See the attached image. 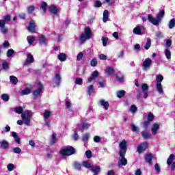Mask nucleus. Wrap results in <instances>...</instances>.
<instances>
[{
	"label": "nucleus",
	"mask_w": 175,
	"mask_h": 175,
	"mask_svg": "<svg viewBox=\"0 0 175 175\" xmlns=\"http://www.w3.org/2000/svg\"><path fill=\"white\" fill-rule=\"evenodd\" d=\"M15 113L17 114H21L22 120H18L17 124L18 125H27L29 126L31 125V117H32V111H25L21 107H18L14 108Z\"/></svg>",
	"instance_id": "obj_1"
},
{
	"label": "nucleus",
	"mask_w": 175,
	"mask_h": 175,
	"mask_svg": "<svg viewBox=\"0 0 175 175\" xmlns=\"http://www.w3.org/2000/svg\"><path fill=\"white\" fill-rule=\"evenodd\" d=\"M163 16H165V10H161L157 15V18L152 17V15L148 14V20L153 24V25H159L162 21V18H163Z\"/></svg>",
	"instance_id": "obj_2"
},
{
	"label": "nucleus",
	"mask_w": 175,
	"mask_h": 175,
	"mask_svg": "<svg viewBox=\"0 0 175 175\" xmlns=\"http://www.w3.org/2000/svg\"><path fill=\"white\" fill-rule=\"evenodd\" d=\"M75 153V148L72 146H66L59 151V154L62 157H69L73 155Z\"/></svg>",
	"instance_id": "obj_3"
},
{
	"label": "nucleus",
	"mask_w": 175,
	"mask_h": 175,
	"mask_svg": "<svg viewBox=\"0 0 175 175\" xmlns=\"http://www.w3.org/2000/svg\"><path fill=\"white\" fill-rule=\"evenodd\" d=\"M92 38V33L90 27L85 28V34L82 33L80 36V40L81 43H84L87 39H91Z\"/></svg>",
	"instance_id": "obj_4"
},
{
	"label": "nucleus",
	"mask_w": 175,
	"mask_h": 175,
	"mask_svg": "<svg viewBox=\"0 0 175 175\" xmlns=\"http://www.w3.org/2000/svg\"><path fill=\"white\" fill-rule=\"evenodd\" d=\"M119 147L120 148L119 155L120 157H123V155L126 154V141L123 139L121 142H120Z\"/></svg>",
	"instance_id": "obj_5"
},
{
	"label": "nucleus",
	"mask_w": 175,
	"mask_h": 175,
	"mask_svg": "<svg viewBox=\"0 0 175 175\" xmlns=\"http://www.w3.org/2000/svg\"><path fill=\"white\" fill-rule=\"evenodd\" d=\"M151 62H152V61L150 58H146L144 61L142 66H143V70L144 72H147V70H149L150 68H151Z\"/></svg>",
	"instance_id": "obj_6"
},
{
	"label": "nucleus",
	"mask_w": 175,
	"mask_h": 175,
	"mask_svg": "<svg viewBox=\"0 0 175 175\" xmlns=\"http://www.w3.org/2000/svg\"><path fill=\"white\" fill-rule=\"evenodd\" d=\"M42 90H43V85H42L41 83H38V89L33 92V96L34 99H36L37 98H39V96H40V93L42 92Z\"/></svg>",
	"instance_id": "obj_7"
},
{
	"label": "nucleus",
	"mask_w": 175,
	"mask_h": 175,
	"mask_svg": "<svg viewBox=\"0 0 175 175\" xmlns=\"http://www.w3.org/2000/svg\"><path fill=\"white\" fill-rule=\"evenodd\" d=\"M144 29L145 28L143 26H137L133 29V32L135 35H143L145 33Z\"/></svg>",
	"instance_id": "obj_8"
},
{
	"label": "nucleus",
	"mask_w": 175,
	"mask_h": 175,
	"mask_svg": "<svg viewBox=\"0 0 175 175\" xmlns=\"http://www.w3.org/2000/svg\"><path fill=\"white\" fill-rule=\"evenodd\" d=\"M147 148H148V144L147 142H144L137 146V151L140 154L143 152V151H146Z\"/></svg>",
	"instance_id": "obj_9"
},
{
	"label": "nucleus",
	"mask_w": 175,
	"mask_h": 175,
	"mask_svg": "<svg viewBox=\"0 0 175 175\" xmlns=\"http://www.w3.org/2000/svg\"><path fill=\"white\" fill-rule=\"evenodd\" d=\"M35 61V59H33V56L30 53L27 54V59L25 62V65H31L32 62Z\"/></svg>",
	"instance_id": "obj_10"
},
{
	"label": "nucleus",
	"mask_w": 175,
	"mask_h": 175,
	"mask_svg": "<svg viewBox=\"0 0 175 175\" xmlns=\"http://www.w3.org/2000/svg\"><path fill=\"white\" fill-rule=\"evenodd\" d=\"M36 28V25L35 24V21H30L29 27H27L29 32H31V33H35Z\"/></svg>",
	"instance_id": "obj_11"
},
{
	"label": "nucleus",
	"mask_w": 175,
	"mask_h": 175,
	"mask_svg": "<svg viewBox=\"0 0 175 175\" xmlns=\"http://www.w3.org/2000/svg\"><path fill=\"white\" fill-rule=\"evenodd\" d=\"M159 127H160L159 123L153 124L151 127L152 134L154 135H157V133H158V131H159Z\"/></svg>",
	"instance_id": "obj_12"
},
{
	"label": "nucleus",
	"mask_w": 175,
	"mask_h": 175,
	"mask_svg": "<svg viewBox=\"0 0 175 175\" xmlns=\"http://www.w3.org/2000/svg\"><path fill=\"white\" fill-rule=\"evenodd\" d=\"M49 12L52 13V14H58V13H59V8L55 6V5H51L49 7Z\"/></svg>",
	"instance_id": "obj_13"
},
{
	"label": "nucleus",
	"mask_w": 175,
	"mask_h": 175,
	"mask_svg": "<svg viewBox=\"0 0 175 175\" xmlns=\"http://www.w3.org/2000/svg\"><path fill=\"white\" fill-rule=\"evenodd\" d=\"M99 76V72L98 70H95L92 73L91 77L88 79V83H91V81H93Z\"/></svg>",
	"instance_id": "obj_14"
},
{
	"label": "nucleus",
	"mask_w": 175,
	"mask_h": 175,
	"mask_svg": "<svg viewBox=\"0 0 175 175\" xmlns=\"http://www.w3.org/2000/svg\"><path fill=\"white\" fill-rule=\"evenodd\" d=\"M0 148L3 150H8L9 148V142L5 139L0 141Z\"/></svg>",
	"instance_id": "obj_15"
},
{
	"label": "nucleus",
	"mask_w": 175,
	"mask_h": 175,
	"mask_svg": "<svg viewBox=\"0 0 175 175\" xmlns=\"http://www.w3.org/2000/svg\"><path fill=\"white\" fill-rule=\"evenodd\" d=\"M12 137H14L15 142L17 144H21V140L20 139V137H18V135H17V133L12 131L11 133Z\"/></svg>",
	"instance_id": "obj_16"
},
{
	"label": "nucleus",
	"mask_w": 175,
	"mask_h": 175,
	"mask_svg": "<svg viewBox=\"0 0 175 175\" xmlns=\"http://www.w3.org/2000/svg\"><path fill=\"white\" fill-rule=\"evenodd\" d=\"M145 159L148 163H151L152 159H154V155L150 153H148L145 155Z\"/></svg>",
	"instance_id": "obj_17"
},
{
	"label": "nucleus",
	"mask_w": 175,
	"mask_h": 175,
	"mask_svg": "<svg viewBox=\"0 0 175 175\" xmlns=\"http://www.w3.org/2000/svg\"><path fill=\"white\" fill-rule=\"evenodd\" d=\"M120 160L119 161V165H122V166H126L128 163V160L125 158V155L120 156Z\"/></svg>",
	"instance_id": "obj_18"
},
{
	"label": "nucleus",
	"mask_w": 175,
	"mask_h": 175,
	"mask_svg": "<svg viewBox=\"0 0 175 175\" xmlns=\"http://www.w3.org/2000/svg\"><path fill=\"white\" fill-rule=\"evenodd\" d=\"M100 104L101 106H103V107H104V109H105V110H109V102L108 101H106L105 100H100Z\"/></svg>",
	"instance_id": "obj_19"
},
{
	"label": "nucleus",
	"mask_w": 175,
	"mask_h": 175,
	"mask_svg": "<svg viewBox=\"0 0 175 175\" xmlns=\"http://www.w3.org/2000/svg\"><path fill=\"white\" fill-rule=\"evenodd\" d=\"M90 170L95 174H98V173L100 172V167H99L98 165L92 166Z\"/></svg>",
	"instance_id": "obj_20"
},
{
	"label": "nucleus",
	"mask_w": 175,
	"mask_h": 175,
	"mask_svg": "<svg viewBox=\"0 0 175 175\" xmlns=\"http://www.w3.org/2000/svg\"><path fill=\"white\" fill-rule=\"evenodd\" d=\"M108 18H109V10H105L103 12V23H107Z\"/></svg>",
	"instance_id": "obj_21"
},
{
	"label": "nucleus",
	"mask_w": 175,
	"mask_h": 175,
	"mask_svg": "<svg viewBox=\"0 0 175 175\" xmlns=\"http://www.w3.org/2000/svg\"><path fill=\"white\" fill-rule=\"evenodd\" d=\"M57 58L61 62H64V61H66L67 56L66 54L62 53L58 55Z\"/></svg>",
	"instance_id": "obj_22"
},
{
	"label": "nucleus",
	"mask_w": 175,
	"mask_h": 175,
	"mask_svg": "<svg viewBox=\"0 0 175 175\" xmlns=\"http://www.w3.org/2000/svg\"><path fill=\"white\" fill-rule=\"evenodd\" d=\"M156 88L161 95H163V89L162 88V83H157Z\"/></svg>",
	"instance_id": "obj_23"
},
{
	"label": "nucleus",
	"mask_w": 175,
	"mask_h": 175,
	"mask_svg": "<svg viewBox=\"0 0 175 175\" xmlns=\"http://www.w3.org/2000/svg\"><path fill=\"white\" fill-rule=\"evenodd\" d=\"M54 81H55L56 85H59L61 84V76L59 75V74L55 75Z\"/></svg>",
	"instance_id": "obj_24"
},
{
	"label": "nucleus",
	"mask_w": 175,
	"mask_h": 175,
	"mask_svg": "<svg viewBox=\"0 0 175 175\" xmlns=\"http://www.w3.org/2000/svg\"><path fill=\"white\" fill-rule=\"evenodd\" d=\"M44 121H46V120H49V118H50V116H51V111H49V110H45L44 113Z\"/></svg>",
	"instance_id": "obj_25"
},
{
	"label": "nucleus",
	"mask_w": 175,
	"mask_h": 175,
	"mask_svg": "<svg viewBox=\"0 0 175 175\" xmlns=\"http://www.w3.org/2000/svg\"><path fill=\"white\" fill-rule=\"evenodd\" d=\"M173 161H174V154H170L167 160V165H168V166H170V165L173 163Z\"/></svg>",
	"instance_id": "obj_26"
},
{
	"label": "nucleus",
	"mask_w": 175,
	"mask_h": 175,
	"mask_svg": "<svg viewBox=\"0 0 175 175\" xmlns=\"http://www.w3.org/2000/svg\"><path fill=\"white\" fill-rule=\"evenodd\" d=\"M105 73L106 75H108V76H111V75L114 73V69H113L111 67H107L105 70Z\"/></svg>",
	"instance_id": "obj_27"
},
{
	"label": "nucleus",
	"mask_w": 175,
	"mask_h": 175,
	"mask_svg": "<svg viewBox=\"0 0 175 175\" xmlns=\"http://www.w3.org/2000/svg\"><path fill=\"white\" fill-rule=\"evenodd\" d=\"M163 81V76L161 75H157L156 81L157 84H162V81Z\"/></svg>",
	"instance_id": "obj_28"
},
{
	"label": "nucleus",
	"mask_w": 175,
	"mask_h": 175,
	"mask_svg": "<svg viewBox=\"0 0 175 175\" xmlns=\"http://www.w3.org/2000/svg\"><path fill=\"white\" fill-rule=\"evenodd\" d=\"M116 79L120 83H122L124 81V75L121 72H119L116 75Z\"/></svg>",
	"instance_id": "obj_29"
},
{
	"label": "nucleus",
	"mask_w": 175,
	"mask_h": 175,
	"mask_svg": "<svg viewBox=\"0 0 175 175\" xmlns=\"http://www.w3.org/2000/svg\"><path fill=\"white\" fill-rule=\"evenodd\" d=\"M168 27H169L170 29H173V28H174V27H175V19L174 18H172V20L170 21Z\"/></svg>",
	"instance_id": "obj_30"
},
{
	"label": "nucleus",
	"mask_w": 175,
	"mask_h": 175,
	"mask_svg": "<svg viewBox=\"0 0 175 175\" xmlns=\"http://www.w3.org/2000/svg\"><path fill=\"white\" fill-rule=\"evenodd\" d=\"M31 94V89L26 88L21 92V95H28Z\"/></svg>",
	"instance_id": "obj_31"
},
{
	"label": "nucleus",
	"mask_w": 175,
	"mask_h": 175,
	"mask_svg": "<svg viewBox=\"0 0 175 175\" xmlns=\"http://www.w3.org/2000/svg\"><path fill=\"white\" fill-rule=\"evenodd\" d=\"M27 40L29 44V46H31V44L35 42V37L32 36H27Z\"/></svg>",
	"instance_id": "obj_32"
},
{
	"label": "nucleus",
	"mask_w": 175,
	"mask_h": 175,
	"mask_svg": "<svg viewBox=\"0 0 175 175\" xmlns=\"http://www.w3.org/2000/svg\"><path fill=\"white\" fill-rule=\"evenodd\" d=\"M151 47V38H148L146 45L144 46L145 50H148Z\"/></svg>",
	"instance_id": "obj_33"
},
{
	"label": "nucleus",
	"mask_w": 175,
	"mask_h": 175,
	"mask_svg": "<svg viewBox=\"0 0 175 175\" xmlns=\"http://www.w3.org/2000/svg\"><path fill=\"white\" fill-rule=\"evenodd\" d=\"M117 96L118 98H124L125 96V91L124 90H120L117 92Z\"/></svg>",
	"instance_id": "obj_34"
},
{
	"label": "nucleus",
	"mask_w": 175,
	"mask_h": 175,
	"mask_svg": "<svg viewBox=\"0 0 175 175\" xmlns=\"http://www.w3.org/2000/svg\"><path fill=\"white\" fill-rule=\"evenodd\" d=\"M102 42H103V46H104V47H106V46H107V43L109 42V38H107V37H102Z\"/></svg>",
	"instance_id": "obj_35"
},
{
	"label": "nucleus",
	"mask_w": 175,
	"mask_h": 175,
	"mask_svg": "<svg viewBox=\"0 0 175 175\" xmlns=\"http://www.w3.org/2000/svg\"><path fill=\"white\" fill-rule=\"evenodd\" d=\"M142 137H144V139H151V135L148 133L143 131L142 133Z\"/></svg>",
	"instance_id": "obj_36"
},
{
	"label": "nucleus",
	"mask_w": 175,
	"mask_h": 175,
	"mask_svg": "<svg viewBox=\"0 0 175 175\" xmlns=\"http://www.w3.org/2000/svg\"><path fill=\"white\" fill-rule=\"evenodd\" d=\"M10 81H12V83L13 84H17L18 80L17 79V77H14V76H10Z\"/></svg>",
	"instance_id": "obj_37"
},
{
	"label": "nucleus",
	"mask_w": 175,
	"mask_h": 175,
	"mask_svg": "<svg viewBox=\"0 0 175 175\" xmlns=\"http://www.w3.org/2000/svg\"><path fill=\"white\" fill-rule=\"evenodd\" d=\"M90 65L93 68H95V66H96V65H98V59H96V58L92 59L90 62Z\"/></svg>",
	"instance_id": "obj_38"
},
{
	"label": "nucleus",
	"mask_w": 175,
	"mask_h": 175,
	"mask_svg": "<svg viewBox=\"0 0 175 175\" xmlns=\"http://www.w3.org/2000/svg\"><path fill=\"white\" fill-rule=\"evenodd\" d=\"M165 54L167 59H170V58H172V53H170V51H169V49H166L165 51Z\"/></svg>",
	"instance_id": "obj_39"
},
{
	"label": "nucleus",
	"mask_w": 175,
	"mask_h": 175,
	"mask_svg": "<svg viewBox=\"0 0 175 175\" xmlns=\"http://www.w3.org/2000/svg\"><path fill=\"white\" fill-rule=\"evenodd\" d=\"M1 99L4 100V102H8L9 100V94H2Z\"/></svg>",
	"instance_id": "obj_40"
},
{
	"label": "nucleus",
	"mask_w": 175,
	"mask_h": 175,
	"mask_svg": "<svg viewBox=\"0 0 175 175\" xmlns=\"http://www.w3.org/2000/svg\"><path fill=\"white\" fill-rule=\"evenodd\" d=\"M83 166H84V167H86L87 169H91V167H92L91 165V163H90L88 161H83Z\"/></svg>",
	"instance_id": "obj_41"
},
{
	"label": "nucleus",
	"mask_w": 175,
	"mask_h": 175,
	"mask_svg": "<svg viewBox=\"0 0 175 175\" xmlns=\"http://www.w3.org/2000/svg\"><path fill=\"white\" fill-rule=\"evenodd\" d=\"M88 92L89 95H91L94 92V85H90L88 87Z\"/></svg>",
	"instance_id": "obj_42"
},
{
	"label": "nucleus",
	"mask_w": 175,
	"mask_h": 175,
	"mask_svg": "<svg viewBox=\"0 0 175 175\" xmlns=\"http://www.w3.org/2000/svg\"><path fill=\"white\" fill-rule=\"evenodd\" d=\"M2 66L4 70H8L9 69V63L4 62H3Z\"/></svg>",
	"instance_id": "obj_43"
},
{
	"label": "nucleus",
	"mask_w": 175,
	"mask_h": 175,
	"mask_svg": "<svg viewBox=\"0 0 175 175\" xmlns=\"http://www.w3.org/2000/svg\"><path fill=\"white\" fill-rule=\"evenodd\" d=\"M46 37H44V36H41L40 38V43L41 44H46Z\"/></svg>",
	"instance_id": "obj_44"
},
{
	"label": "nucleus",
	"mask_w": 175,
	"mask_h": 175,
	"mask_svg": "<svg viewBox=\"0 0 175 175\" xmlns=\"http://www.w3.org/2000/svg\"><path fill=\"white\" fill-rule=\"evenodd\" d=\"M41 9H42L44 13H46V10L47 9V3L46 2H43L41 4Z\"/></svg>",
	"instance_id": "obj_45"
},
{
	"label": "nucleus",
	"mask_w": 175,
	"mask_h": 175,
	"mask_svg": "<svg viewBox=\"0 0 175 175\" xmlns=\"http://www.w3.org/2000/svg\"><path fill=\"white\" fill-rule=\"evenodd\" d=\"M75 84H78V85H81L83 84V79L81 78H76Z\"/></svg>",
	"instance_id": "obj_46"
},
{
	"label": "nucleus",
	"mask_w": 175,
	"mask_h": 175,
	"mask_svg": "<svg viewBox=\"0 0 175 175\" xmlns=\"http://www.w3.org/2000/svg\"><path fill=\"white\" fill-rule=\"evenodd\" d=\"M98 58L102 61H106V59H107V56H106L105 54L101 53L98 55Z\"/></svg>",
	"instance_id": "obj_47"
},
{
	"label": "nucleus",
	"mask_w": 175,
	"mask_h": 175,
	"mask_svg": "<svg viewBox=\"0 0 175 175\" xmlns=\"http://www.w3.org/2000/svg\"><path fill=\"white\" fill-rule=\"evenodd\" d=\"M148 121L149 122H151V121H154V114L152 113H148Z\"/></svg>",
	"instance_id": "obj_48"
},
{
	"label": "nucleus",
	"mask_w": 175,
	"mask_h": 175,
	"mask_svg": "<svg viewBox=\"0 0 175 175\" xmlns=\"http://www.w3.org/2000/svg\"><path fill=\"white\" fill-rule=\"evenodd\" d=\"M85 156L88 159H91L92 157V152H91V150H87L85 152Z\"/></svg>",
	"instance_id": "obj_49"
},
{
	"label": "nucleus",
	"mask_w": 175,
	"mask_h": 175,
	"mask_svg": "<svg viewBox=\"0 0 175 175\" xmlns=\"http://www.w3.org/2000/svg\"><path fill=\"white\" fill-rule=\"evenodd\" d=\"M7 169L9 172H12V170L14 169V165L10 163L7 166Z\"/></svg>",
	"instance_id": "obj_50"
},
{
	"label": "nucleus",
	"mask_w": 175,
	"mask_h": 175,
	"mask_svg": "<svg viewBox=\"0 0 175 175\" xmlns=\"http://www.w3.org/2000/svg\"><path fill=\"white\" fill-rule=\"evenodd\" d=\"M142 90L144 92H147L148 90V85H147V83L142 84Z\"/></svg>",
	"instance_id": "obj_51"
},
{
	"label": "nucleus",
	"mask_w": 175,
	"mask_h": 175,
	"mask_svg": "<svg viewBox=\"0 0 175 175\" xmlns=\"http://www.w3.org/2000/svg\"><path fill=\"white\" fill-rule=\"evenodd\" d=\"M137 111V107H136V105H132L130 108V111L131 113H136V111Z\"/></svg>",
	"instance_id": "obj_52"
},
{
	"label": "nucleus",
	"mask_w": 175,
	"mask_h": 175,
	"mask_svg": "<svg viewBox=\"0 0 175 175\" xmlns=\"http://www.w3.org/2000/svg\"><path fill=\"white\" fill-rule=\"evenodd\" d=\"M57 136V134L55 133H53L52 135V138L51 140V144H54L55 143V137Z\"/></svg>",
	"instance_id": "obj_53"
},
{
	"label": "nucleus",
	"mask_w": 175,
	"mask_h": 175,
	"mask_svg": "<svg viewBox=\"0 0 175 175\" xmlns=\"http://www.w3.org/2000/svg\"><path fill=\"white\" fill-rule=\"evenodd\" d=\"M83 142H87L90 139V134L86 133L83 136Z\"/></svg>",
	"instance_id": "obj_54"
},
{
	"label": "nucleus",
	"mask_w": 175,
	"mask_h": 175,
	"mask_svg": "<svg viewBox=\"0 0 175 175\" xmlns=\"http://www.w3.org/2000/svg\"><path fill=\"white\" fill-rule=\"evenodd\" d=\"M102 6V2L100 1H96L94 3V8H100Z\"/></svg>",
	"instance_id": "obj_55"
},
{
	"label": "nucleus",
	"mask_w": 175,
	"mask_h": 175,
	"mask_svg": "<svg viewBox=\"0 0 175 175\" xmlns=\"http://www.w3.org/2000/svg\"><path fill=\"white\" fill-rule=\"evenodd\" d=\"M35 10V7L33 5H30L27 8L28 13H32Z\"/></svg>",
	"instance_id": "obj_56"
},
{
	"label": "nucleus",
	"mask_w": 175,
	"mask_h": 175,
	"mask_svg": "<svg viewBox=\"0 0 175 175\" xmlns=\"http://www.w3.org/2000/svg\"><path fill=\"white\" fill-rule=\"evenodd\" d=\"M143 128H144L145 129H147V128H148V126H150V122L146 121V122H144L143 123V125H142Z\"/></svg>",
	"instance_id": "obj_57"
},
{
	"label": "nucleus",
	"mask_w": 175,
	"mask_h": 175,
	"mask_svg": "<svg viewBox=\"0 0 175 175\" xmlns=\"http://www.w3.org/2000/svg\"><path fill=\"white\" fill-rule=\"evenodd\" d=\"M14 154H20L21 152V148L18 147L14 148Z\"/></svg>",
	"instance_id": "obj_58"
},
{
	"label": "nucleus",
	"mask_w": 175,
	"mask_h": 175,
	"mask_svg": "<svg viewBox=\"0 0 175 175\" xmlns=\"http://www.w3.org/2000/svg\"><path fill=\"white\" fill-rule=\"evenodd\" d=\"M90 128V124L88 123H83L81 129H88Z\"/></svg>",
	"instance_id": "obj_59"
},
{
	"label": "nucleus",
	"mask_w": 175,
	"mask_h": 175,
	"mask_svg": "<svg viewBox=\"0 0 175 175\" xmlns=\"http://www.w3.org/2000/svg\"><path fill=\"white\" fill-rule=\"evenodd\" d=\"M74 166H75V169H77V170H80V169H81V164H80L79 163H75Z\"/></svg>",
	"instance_id": "obj_60"
},
{
	"label": "nucleus",
	"mask_w": 175,
	"mask_h": 175,
	"mask_svg": "<svg viewBox=\"0 0 175 175\" xmlns=\"http://www.w3.org/2000/svg\"><path fill=\"white\" fill-rule=\"evenodd\" d=\"M14 53V51L13 49H9L7 52L8 57H12Z\"/></svg>",
	"instance_id": "obj_61"
},
{
	"label": "nucleus",
	"mask_w": 175,
	"mask_h": 175,
	"mask_svg": "<svg viewBox=\"0 0 175 175\" xmlns=\"http://www.w3.org/2000/svg\"><path fill=\"white\" fill-rule=\"evenodd\" d=\"M9 29L7 27H1V32L3 35H6L8 33Z\"/></svg>",
	"instance_id": "obj_62"
},
{
	"label": "nucleus",
	"mask_w": 175,
	"mask_h": 175,
	"mask_svg": "<svg viewBox=\"0 0 175 175\" xmlns=\"http://www.w3.org/2000/svg\"><path fill=\"white\" fill-rule=\"evenodd\" d=\"M156 36L157 38H159L160 39L163 38V33L161 32V31H157L156 32Z\"/></svg>",
	"instance_id": "obj_63"
},
{
	"label": "nucleus",
	"mask_w": 175,
	"mask_h": 175,
	"mask_svg": "<svg viewBox=\"0 0 175 175\" xmlns=\"http://www.w3.org/2000/svg\"><path fill=\"white\" fill-rule=\"evenodd\" d=\"M83 59V53H79L77 56V61H81Z\"/></svg>",
	"instance_id": "obj_64"
}]
</instances>
